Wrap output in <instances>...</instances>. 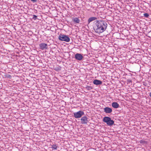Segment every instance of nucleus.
<instances>
[{
    "label": "nucleus",
    "mask_w": 151,
    "mask_h": 151,
    "mask_svg": "<svg viewBox=\"0 0 151 151\" xmlns=\"http://www.w3.org/2000/svg\"><path fill=\"white\" fill-rule=\"evenodd\" d=\"M96 26L94 30L97 33H101L106 29L107 24V23L104 20H98L95 21Z\"/></svg>",
    "instance_id": "obj_1"
},
{
    "label": "nucleus",
    "mask_w": 151,
    "mask_h": 151,
    "mask_svg": "<svg viewBox=\"0 0 151 151\" xmlns=\"http://www.w3.org/2000/svg\"><path fill=\"white\" fill-rule=\"evenodd\" d=\"M103 121L106 123L109 126H112L114 123V121L111 120V118L107 116L104 117L103 120Z\"/></svg>",
    "instance_id": "obj_2"
},
{
    "label": "nucleus",
    "mask_w": 151,
    "mask_h": 151,
    "mask_svg": "<svg viewBox=\"0 0 151 151\" xmlns=\"http://www.w3.org/2000/svg\"><path fill=\"white\" fill-rule=\"evenodd\" d=\"M58 39L60 40L65 41L66 42H69L70 40V38L68 36L61 34H60L59 36Z\"/></svg>",
    "instance_id": "obj_3"
},
{
    "label": "nucleus",
    "mask_w": 151,
    "mask_h": 151,
    "mask_svg": "<svg viewBox=\"0 0 151 151\" xmlns=\"http://www.w3.org/2000/svg\"><path fill=\"white\" fill-rule=\"evenodd\" d=\"M84 114V112L81 111H80L77 112L73 113V116L76 118H81L82 116Z\"/></svg>",
    "instance_id": "obj_4"
},
{
    "label": "nucleus",
    "mask_w": 151,
    "mask_h": 151,
    "mask_svg": "<svg viewBox=\"0 0 151 151\" xmlns=\"http://www.w3.org/2000/svg\"><path fill=\"white\" fill-rule=\"evenodd\" d=\"M81 123L83 124H86L89 122L87 117L86 116H83L81 119Z\"/></svg>",
    "instance_id": "obj_5"
},
{
    "label": "nucleus",
    "mask_w": 151,
    "mask_h": 151,
    "mask_svg": "<svg viewBox=\"0 0 151 151\" xmlns=\"http://www.w3.org/2000/svg\"><path fill=\"white\" fill-rule=\"evenodd\" d=\"M75 58L77 60H81L83 58V56L81 54L77 53L75 55Z\"/></svg>",
    "instance_id": "obj_6"
},
{
    "label": "nucleus",
    "mask_w": 151,
    "mask_h": 151,
    "mask_svg": "<svg viewBox=\"0 0 151 151\" xmlns=\"http://www.w3.org/2000/svg\"><path fill=\"white\" fill-rule=\"evenodd\" d=\"M39 47L42 50L46 49L47 48V44L42 43L39 45Z\"/></svg>",
    "instance_id": "obj_7"
},
{
    "label": "nucleus",
    "mask_w": 151,
    "mask_h": 151,
    "mask_svg": "<svg viewBox=\"0 0 151 151\" xmlns=\"http://www.w3.org/2000/svg\"><path fill=\"white\" fill-rule=\"evenodd\" d=\"M104 111L106 113H110L112 111V109L111 108L109 107H106L104 109Z\"/></svg>",
    "instance_id": "obj_8"
},
{
    "label": "nucleus",
    "mask_w": 151,
    "mask_h": 151,
    "mask_svg": "<svg viewBox=\"0 0 151 151\" xmlns=\"http://www.w3.org/2000/svg\"><path fill=\"white\" fill-rule=\"evenodd\" d=\"M97 19V18L96 17H90L88 20V24L91 22L96 20Z\"/></svg>",
    "instance_id": "obj_9"
},
{
    "label": "nucleus",
    "mask_w": 151,
    "mask_h": 151,
    "mask_svg": "<svg viewBox=\"0 0 151 151\" xmlns=\"http://www.w3.org/2000/svg\"><path fill=\"white\" fill-rule=\"evenodd\" d=\"M93 83L95 85H100L102 84V82L100 80L96 79L93 81Z\"/></svg>",
    "instance_id": "obj_10"
},
{
    "label": "nucleus",
    "mask_w": 151,
    "mask_h": 151,
    "mask_svg": "<svg viewBox=\"0 0 151 151\" xmlns=\"http://www.w3.org/2000/svg\"><path fill=\"white\" fill-rule=\"evenodd\" d=\"M72 20L75 24H79L80 22V20L78 17L73 18Z\"/></svg>",
    "instance_id": "obj_11"
},
{
    "label": "nucleus",
    "mask_w": 151,
    "mask_h": 151,
    "mask_svg": "<svg viewBox=\"0 0 151 151\" xmlns=\"http://www.w3.org/2000/svg\"><path fill=\"white\" fill-rule=\"evenodd\" d=\"M112 106L114 108H117L119 107V105L116 102H113L111 104Z\"/></svg>",
    "instance_id": "obj_12"
},
{
    "label": "nucleus",
    "mask_w": 151,
    "mask_h": 151,
    "mask_svg": "<svg viewBox=\"0 0 151 151\" xmlns=\"http://www.w3.org/2000/svg\"><path fill=\"white\" fill-rule=\"evenodd\" d=\"M51 147L52 148V150H57L58 147V145L55 144H53L52 145Z\"/></svg>",
    "instance_id": "obj_13"
},
{
    "label": "nucleus",
    "mask_w": 151,
    "mask_h": 151,
    "mask_svg": "<svg viewBox=\"0 0 151 151\" xmlns=\"http://www.w3.org/2000/svg\"><path fill=\"white\" fill-rule=\"evenodd\" d=\"M87 89V90H90L93 88L91 86H86L85 87Z\"/></svg>",
    "instance_id": "obj_14"
},
{
    "label": "nucleus",
    "mask_w": 151,
    "mask_h": 151,
    "mask_svg": "<svg viewBox=\"0 0 151 151\" xmlns=\"http://www.w3.org/2000/svg\"><path fill=\"white\" fill-rule=\"evenodd\" d=\"M143 15L145 17L147 18L149 16V14L147 13H145L144 14H143Z\"/></svg>",
    "instance_id": "obj_15"
},
{
    "label": "nucleus",
    "mask_w": 151,
    "mask_h": 151,
    "mask_svg": "<svg viewBox=\"0 0 151 151\" xmlns=\"http://www.w3.org/2000/svg\"><path fill=\"white\" fill-rule=\"evenodd\" d=\"M33 16V17L32 18L34 20H36L37 19V16L36 15H34Z\"/></svg>",
    "instance_id": "obj_16"
},
{
    "label": "nucleus",
    "mask_w": 151,
    "mask_h": 151,
    "mask_svg": "<svg viewBox=\"0 0 151 151\" xmlns=\"http://www.w3.org/2000/svg\"><path fill=\"white\" fill-rule=\"evenodd\" d=\"M6 77L8 78H11V76L10 75H8L7 76H6Z\"/></svg>",
    "instance_id": "obj_17"
},
{
    "label": "nucleus",
    "mask_w": 151,
    "mask_h": 151,
    "mask_svg": "<svg viewBox=\"0 0 151 151\" xmlns=\"http://www.w3.org/2000/svg\"><path fill=\"white\" fill-rule=\"evenodd\" d=\"M33 2H36L37 1V0H31Z\"/></svg>",
    "instance_id": "obj_18"
},
{
    "label": "nucleus",
    "mask_w": 151,
    "mask_h": 151,
    "mask_svg": "<svg viewBox=\"0 0 151 151\" xmlns=\"http://www.w3.org/2000/svg\"><path fill=\"white\" fill-rule=\"evenodd\" d=\"M127 81L128 83L132 82V81L131 80H129V79L127 80Z\"/></svg>",
    "instance_id": "obj_19"
},
{
    "label": "nucleus",
    "mask_w": 151,
    "mask_h": 151,
    "mask_svg": "<svg viewBox=\"0 0 151 151\" xmlns=\"http://www.w3.org/2000/svg\"><path fill=\"white\" fill-rule=\"evenodd\" d=\"M145 142L144 141H142V140H141L140 141V142L141 143H143V142Z\"/></svg>",
    "instance_id": "obj_20"
},
{
    "label": "nucleus",
    "mask_w": 151,
    "mask_h": 151,
    "mask_svg": "<svg viewBox=\"0 0 151 151\" xmlns=\"http://www.w3.org/2000/svg\"><path fill=\"white\" fill-rule=\"evenodd\" d=\"M149 96L151 98V92L149 93Z\"/></svg>",
    "instance_id": "obj_21"
}]
</instances>
